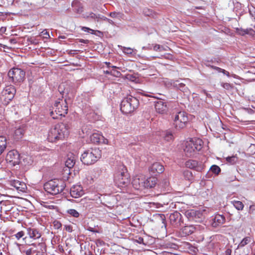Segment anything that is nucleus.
<instances>
[{
  "label": "nucleus",
  "mask_w": 255,
  "mask_h": 255,
  "mask_svg": "<svg viewBox=\"0 0 255 255\" xmlns=\"http://www.w3.org/2000/svg\"><path fill=\"white\" fill-rule=\"evenodd\" d=\"M69 126L60 123L52 127L48 131L47 139L49 142H55L63 140L69 135Z\"/></svg>",
  "instance_id": "nucleus-1"
},
{
  "label": "nucleus",
  "mask_w": 255,
  "mask_h": 255,
  "mask_svg": "<svg viewBox=\"0 0 255 255\" xmlns=\"http://www.w3.org/2000/svg\"><path fill=\"white\" fill-rule=\"evenodd\" d=\"M66 186L65 182L60 179L50 180L44 184V189L46 192L53 195L61 193Z\"/></svg>",
  "instance_id": "nucleus-2"
},
{
  "label": "nucleus",
  "mask_w": 255,
  "mask_h": 255,
  "mask_svg": "<svg viewBox=\"0 0 255 255\" xmlns=\"http://www.w3.org/2000/svg\"><path fill=\"white\" fill-rule=\"evenodd\" d=\"M138 106V100L134 97L128 96L121 102V111L123 114L127 115L133 112Z\"/></svg>",
  "instance_id": "nucleus-3"
},
{
  "label": "nucleus",
  "mask_w": 255,
  "mask_h": 255,
  "mask_svg": "<svg viewBox=\"0 0 255 255\" xmlns=\"http://www.w3.org/2000/svg\"><path fill=\"white\" fill-rule=\"evenodd\" d=\"M101 151L97 148L87 150L81 155V160L85 165L94 164L101 157Z\"/></svg>",
  "instance_id": "nucleus-4"
},
{
  "label": "nucleus",
  "mask_w": 255,
  "mask_h": 255,
  "mask_svg": "<svg viewBox=\"0 0 255 255\" xmlns=\"http://www.w3.org/2000/svg\"><path fill=\"white\" fill-rule=\"evenodd\" d=\"M127 169L124 166L120 167L114 177V181L117 186L120 188H123L127 186L130 183L129 177L126 172Z\"/></svg>",
  "instance_id": "nucleus-5"
},
{
  "label": "nucleus",
  "mask_w": 255,
  "mask_h": 255,
  "mask_svg": "<svg viewBox=\"0 0 255 255\" xmlns=\"http://www.w3.org/2000/svg\"><path fill=\"white\" fill-rule=\"evenodd\" d=\"M54 112H50V115L54 119H58L60 117H64L68 113V106L66 100H59L55 102L54 107Z\"/></svg>",
  "instance_id": "nucleus-6"
},
{
  "label": "nucleus",
  "mask_w": 255,
  "mask_h": 255,
  "mask_svg": "<svg viewBox=\"0 0 255 255\" xmlns=\"http://www.w3.org/2000/svg\"><path fill=\"white\" fill-rule=\"evenodd\" d=\"M9 81L16 85H19L25 79V72L18 68H13L8 72Z\"/></svg>",
  "instance_id": "nucleus-7"
},
{
  "label": "nucleus",
  "mask_w": 255,
  "mask_h": 255,
  "mask_svg": "<svg viewBox=\"0 0 255 255\" xmlns=\"http://www.w3.org/2000/svg\"><path fill=\"white\" fill-rule=\"evenodd\" d=\"M188 121V118L186 113L183 111L177 112L173 119V125L177 130L184 128Z\"/></svg>",
  "instance_id": "nucleus-8"
},
{
  "label": "nucleus",
  "mask_w": 255,
  "mask_h": 255,
  "mask_svg": "<svg viewBox=\"0 0 255 255\" xmlns=\"http://www.w3.org/2000/svg\"><path fill=\"white\" fill-rule=\"evenodd\" d=\"M202 140L200 139H196L194 141L193 139L189 142H186L185 147L184 149V153L186 156L190 157L194 155L196 150L199 151L201 148Z\"/></svg>",
  "instance_id": "nucleus-9"
},
{
  "label": "nucleus",
  "mask_w": 255,
  "mask_h": 255,
  "mask_svg": "<svg viewBox=\"0 0 255 255\" xmlns=\"http://www.w3.org/2000/svg\"><path fill=\"white\" fill-rule=\"evenodd\" d=\"M16 89L12 85L6 86L2 92L3 104L7 105L14 98Z\"/></svg>",
  "instance_id": "nucleus-10"
},
{
  "label": "nucleus",
  "mask_w": 255,
  "mask_h": 255,
  "mask_svg": "<svg viewBox=\"0 0 255 255\" xmlns=\"http://www.w3.org/2000/svg\"><path fill=\"white\" fill-rule=\"evenodd\" d=\"M169 220L170 225L175 228H178L183 224V217L181 214L175 211L169 215Z\"/></svg>",
  "instance_id": "nucleus-11"
},
{
  "label": "nucleus",
  "mask_w": 255,
  "mask_h": 255,
  "mask_svg": "<svg viewBox=\"0 0 255 255\" xmlns=\"http://www.w3.org/2000/svg\"><path fill=\"white\" fill-rule=\"evenodd\" d=\"M5 160L7 162L14 166L20 163V154L15 150H10L6 154Z\"/></svg>",
  "instance_id": "nucleus-12"
},
{
  "label": "nucleus",
  "mask_w": 255,
  "mask_h": 255,
  "mask_svg": "<svg viewBox=\"0 0 255 255\" xmlns=\"http://www.w3.org/2000/svg\"><path fill=\"white\" fill-rule=\"evenodd\" d=\"M144 176L143 175H137L133 178L132 184L134 188L136 190L144 189Z\"/></svg>",
  "instance_id": "nucleus-13"
},
{
  "label": "nucleus",
  "mask_w": 255,
  "mask_h": 255,
  "mask_svg": "<svg viewBox=\"0 0 255 255\" xmlns=\"http://www.w3.org/2000/svg\"><path fill=\"white\" fill-rule=\"evenodd\" d=\"M186 166L190 169H194L197 171L201 172L204 169V166L201 162L199 163L194 160H189L185 163Z\"/></svg>",
  "instance_id": "nucleus-14"
},
{
  "label": "nucleus",
  "mask_w": 255,
  "mask_h": 255,
  "mask_svg": "<svg viewBox=\"0 0 255 255\" xmlns=\"http://www.w3.org/2000/svg\"><path fill=\"white\" fill-rule=\"evenodd\" d=\"M252 241V239L250 237H246L244 238L240 243L239 244L238 248L236 249L237 251H239L241 252V250H243L244 253L240 254L239 255H247L249 253V250L248 248L246 249V252L245 251L246 249H243V248Z\"/></svg>",
  "instance_id": "nucleus-15"
},
{
  "label": "nucleus",
  "mask_w": 255,
  "mask_h": 255,
  "mask_svg": "<svg viewBox=\"0 0 255 255\" xmlns=\"http://www.w3.org/2000/svg\"><path fill=\"white\" fill-rule=\"evenodd\" d=\"M196 228L193 225L185 226L181 228L178 232V237H186L193 234Z\"/></svg>",
  "instance_id": "nucleus-16"
},
{
  "label": "nucleus",
  "mask_w": 255,
  "mask_h": 255,
  "mask_svg": "<svg viewBox=\"0 0 255 255\" xmlns=\"http://www.w3.org/2000/svg\"><path fill=\"white\" fill-rule=\"evenodd\" d=\"M164 170L163 166L159 162L153 163L149 168V172L153 175L162 173Z\"/></svg>",
  "instance_id": "nucleus-17"
},
{
  "label": "nucleus",
  "mask_w": 255,
  "mask_h": 255,
  "mask_svg": "<svg viewBox=\"0 0 255 255\" xmlns=\"http://www.w3.org/2000/svg\"><path fill=\"white\" fill-rule=\"evenodd\" d=\"M211 225L212 227L217 228L225 223L226 218L224 216L220 214L215 215L212 219Z\"/></svg>",
  "instance_id": "nucleus-18"
},
{
  "label": "nucleus",
  "mask_w": 255,
  "mask_h": 255,
  "mask_svg": "<svg viewBox=\"0 0 255 255\" xmlns=\"http://www.w3.org/2000/svg\"><path fill=\"white\" fill-rule=\"evenodd\" d=\"M83 194L84 191L80 185H74L70 189V195L73 198H78Z\"/></svg>",
  "instance_id": "nucleus-19"
},
{
  "label": "nucleus",
  "mask_w": 255,
  "mask_h": 255,
  "mask_svg": "<svg viewBox=\"0 0 255 255\" xmlns=\"http://www.w3.org/2000/svg\"><path fill=\"white\" fill-rule=\"evenodd\" d=\"M157 179L154 176L150 177L147 178L144 177V189L152 188L157 184Z\"/></svg>",
  "instance_id": "nucleus-20"
},
{
  "label": "nucleus",
  "mask_w": 255,
  "mask_h": 255,
  "mask_svg": "<svg viewBox=\"0 0 255 255\" xmlns=\"http://www.w3.org/2000/svg\"><path fill=\"white\" fill-rule=\"evenodd\" d=\"M155 109L157 113L164 114L167 110L166 104L163 101H158L155 103Z\"/></svg>",
  "instance_id": "nucleus-21"
},
{
  "label": "nucleus",
  "mask_w": 255,
  "mask_h": 255,
  "mask_svg": "<svg viewBox=\"0 0 255 255\" xmlns=\"http://www.w3.org/2000/svg\"><path fill=\"white\" fill-rule=\"evenodd\" d=\"M91 140L94 143H104L108 141L104 137L99 133H94L90 137Z\"/></svg>",
  "instance_id": "nucleus-22"
},
{
  "label": "nucleus",
  "mask_w": 255,
  "mask_h": 255,
  "mask_svg": "<svg viewBox=\"0 0 255 255\" xmlns=\"http://www.w3.org/2000/svg\"><path fill=\"white\" fill-rule=\"evenodd\" d=\"M11 185L17 190L23 192H25V190L27 188L26 185L25 183L19 181L18 180H14L12 182Z\"/></svg>",
  "instance_id": "nucleus-23"
},
{
  "label": "nucleus",
  "mask_w": 255,
  "mask_h": 255,
  "mask_svg": "<svg viewBox=\"0 0 255 255\" xmlns=\"http://www.w3.org/2000/svg\"><path fill=\"white\" fill-rule=\"evenodd\" d=\"M76 157L73 153H69L67 155V158L65 161V165L69 168L74 166L75 164Z\"/></svg>",
  "instance_id": "nucleus-24"
},
{
  "label": "nucleus",
  "mask_w": 255,
  "mask_h": 255,
  "mask_svg": "<svg viewBox=\"0 0 255 255\" xmlns=\"http://www.w3.org/2000/svg\"><path fill=\"white\" fill-rule=\"evenodd\" d=\"M27 234L30 238L34 240L39 239L41 237V234L37 229L35 228H28L27 229Z\"/></svg>",
  "instance_id": "nucleus-25"
},
{
  "label": "nucleus",
  "mask_w": 255,
  "mask_h": 255,
  "mask_svg": "<svg viewBox=\"0 0 255 255\" xmlns=\"http://www.w3.org/2000/svg\"><path fill=\"white\" fill-rule=\"evenodd\" d=\"M185 216L189 221L197 222V212L194 210H188L185 212Z\"/></svg>",
  "instance_id": "nucleus-26"
},
{
  "label": "nucleus",
  "mask_w": 255,
  "mask_h": 255,
  "mask_svg": "<svg viewBox=\"0 0 255 255\" xmlns=\"http://www.w3.org/2000/svg\"><path fill=\"white\" fill-rule=\"evenodd\" d=\"M100 14H96L92 12L90 13H86L83 15V17L87 20H97L99 21L100 18Z\"/></svg>",
  "instance_id": "nucleus-27"
},
{
  "label": "nucleus",
  "mask_w": 255,
  "mask_h": 255,
  "mask_svg": "<svg viewBox=\"0 0 255 255\" xmlns=\"http://www.w3.org/2000/svg\"><path fill=\"white\" fill-rule=\"evenodd\" d=\"M25 130V129L24 127H21L16 129L14 134V138L17 140L21 138L24 135Z\"/></svg>",
  "instance_id": "nucleus-28"
},
{
  "label": "nucleus",
  "mask_w": 255,
  "mask_h": 255,
  "mask_svg": "<svg viewBox=\"0 0 255 255\" xmlns=\"http://www.w3.org/2000/svg\"><path fill=\"white\" fill-rule=\"evenodd\" d=\"M171 85L174 87L179 89L180 90L185 92L186 91L187 88L185 86V85L182 83H179L178 80L171 81Z\"/></svg>",
  "instance_id": "nucleus-29"
},
{
  "label": "nucleus",
  "mask_w": 255,
  "mask_h": 255,
  "mask_svg": "<svg viewBox=\"0 0 255 255\" xmlns=\"http://www.w3.org/2000/svg\"><path fill=\"white\" fill-rule=\"evenodd\" d=\"M6 147L7 143L5 137L0 136V156L6 149Z\"/></svg>",
  "instance_id": "nucleus-30"
},
{
  "label": "nucleus",
  "mask_w": 255,
  "mask_h": 255,
  "mask_svg": "<svg viewBox=\"0 0 255 255\" xmlns=\"http://www.w3.org/2000/svg\"><path fill=\"white\" fill-rule=\"evenodd\" d=\"M110 64V63H107V65L108 67H111ZM111 67L113 69L110 72L111 75L117 77H119L121 75V72L116 70V68H117L116 66H111Z\"/></svg>",
  "instance_id": "nucleus-31"
},
{
  "label": "nucleus",
  "mask_w": 255,
  "mask_h": 255,
  "mask_svg": "<svg viewBox=\"0 0 255 255\" xmlns=\"http://www.w3.org/2000/svg\"><path fill=\"white\" fill-rule=\"evenodd\" d=\"M45 250V248H42L41 247H33V253L32 255H44V251Z\"/></svg>",
  "instance_id": "nucleus-32"
},
{
  "label": "nucleus",
  "mask_w": 255,
  "mask_h": 255,
  "mask_svg": "<svg viewBox=\"0 0 255 255\" xmlns=\"http://www.w3.org/2000/svg\"><path fill=\"white\" fill-rule=\"evenodd\" d=\"M233 205L238 210H242L244 208V205L243 203L239 201H232Z\"/></svg>",
  "instance_id": "nucleus-33"
},
{
  "label": "nucleus",
  "mask_w": 255,
  "mask_h": 255,
  "mask_svg": "<svg viewBox=\"0 0 255 255\" xmlns=\"http://www.w3.org/2000/svg\"><path fill=\"white\" fill-rule=\"evenodd\" d=\"M21 253L25 254V255H32L33 253V247L25 248L20 250Z\"/></svg>",
  "instance_id": "nucleus-34"
},
{
  "label": "nucleus",
  "mask_w": 255,
  "mask_h": 255,
  "mask_svg": "<svg viewBox=\"0 0 255 255\" xmlns=\"http://www.w3.org/2000/svg\"><path fill=\"white\" fill-rule=\"evenodd\" d=\"M184 178L189 181H192L193 180V176L192 173L190 170L185 171L183 173Z\"/></svg>",
  "instance_id": "nucleus-35"
},
{
  "label": "nucleus",
  "mask_w": 255,
  "mask_h": 255,
  "mask_svg": "<svg viewBox=\"0 0 255 255\" xmlns=\"http://www.w3.org/2000/svg\"><path fill=\"white\" fill-rule=\"evenodd\" d=\"M164 137L165 140L169 141L173 139V135L171 132L167 131L164 134Z\"/></svg>",
  "instance_id": "nucleus-36"
},
{
  "label": "nucleus",
  "mask_w": 255,
  "mask_h": 255,
  "mask_svg": "<svg viewBox=\"0 0 255 255\" xmlns=\"http://www.w3.org/2000/svg\"><path fill=\"white\" fill-rule=\"evenodd\" d=\"M226 161L231 164H234L237 161V157L235 156H228L226 158Z\"/></svg>",
  "instance_id": "nucleus-37"
},
{
  "label": "nucleus",
  "mask_w": 255,
  "mask_h": 255,
  "mask_svg": "<svg viewBox=\"0 0 255 255\" xmlns=\"http://www.w3.org/2000/svg\"><path fill=\"white\" fill-rule=\"evenodd\" d=\"M67 213L70 214L71 216L77 218L79 216V213L75 209H69L67 210Z\"/></svg>",
  "instance_id": "nucleus-38"
},
{
  "label": "nucleus",
  "mask_w": 255,
  "mask_h": 255,
  "mask_svg": "<svg viewBox=\"0 0 255 255\" xmlns=\"http://www.w3.org/2000/svg\"><path fill=\"white\" fill-rule=\"evenodd\" d=\"M123 52L128 55H131L133 52V49L129 47H122Z\"/></svg>",
  "instance_id": "nucleus-39"
},
{
  "label": "nucleus",
  "mask_w": 255,
  "mask_h": 255,
  "mask_svg": "<svg viewBox=\"0 0 255 255\" xmlns=\"http://www.w3.org/2000/svg\"><path fill=\"white\" fill-rule=\"evenodd\" d=\"M210 170L212 172L217 174H219L221 171L220 168L216 165H212L210 168Z\"/></svg>",
  "instance_id": "nucleus-40"
},
{
  "label": "nucleus",
  "mask_w": 255,
  "mask_h": 255,
  "mask_svg": "<svg viewBox=\"0 0 255 255\" xmlns=\"http://www.w3.org/2000/svg\"><path fill=\"white\" fill-rule=\"evenodd\" d=\"M53 227L56 229H59L62 227L61 223L58 221H57V220L54 221L53 222Z\"/></svg>",
  "instance_id": "nucleus-41"
},
{
  "label": "nucleus",
  "mask_w": 255,
  "mask_h": 255,
  "mask_svg": "<svg viewBox=\"0 0 255 255\" xmlns=\"http://www.w3.org/2000/svg\"><path fill=\"white\" fill-rule=\"evenodd\" d=\"M24 236V232L23 231H20L13 235L17 240H19L20 238L23 237Z\"/></svg>",
  "instance_id": "nucleus-42"
},
{
  "label": "nucleus",
  "mask_w": 255,
  "mask_h": 255,
  "mask_svg": "<svg viewBox=\"0 0 255 255\" xmlns=\"http://www.w3.org/2000/svg\"><path fill=\"white\" fill-rule=\"evenodd\" d=\"M121 15V13L117 12L116 11L111 12L109 13V16L113 18L117 17Z\"/></svg>",
  "instance_id": "nucleus-43"
},
{
  "label": "nucleus",
  "mask_w": 255,
  "mask_h": 255,
  "mask_svg": "<svg viewBox=\"0 0 255 255\" xmlns=\"http://www.w3.org/2000/svg\"><path fill=\"white\" fill-rule=\"evenodd\" d=\"M88 119H90V120H96V117L97 116V115L96 114H95V113H88Z\"/></svg>",
  "instance_id": "nucleus-44"
},
{
  "label": "nucleus",
  "mask_w": 255,
  "mask_h": 255,
  "mask_svg": "<svg viewBox=\"0 0 255 255\" xmlns=\"http://www.w3.org/2000/svg\"><path fill=\"white\" fill-rule=\"evenodd\" d=\"M222 86L225 89L230 90L232 88V86L229 83H223Z\"/></svg>",
  "instance_id": "nucleus-45"
},
{
  "label": "nucleus",
  "mask_w": 255,
  "mask_h": 255,
  "mask_svg": "<svg viewBox=\"0 0 255 255\" xmlns=\"http://www.w3.org/2000/svg\"><path fill=\"white\" fill-rule=\"evenodd\" d=\"M143 12L144 15H147V16H149V15H151V14H152V11L150 9L146 8L143 9Z\"/></svg>",
  "instance_id": "nucleus-46"
},
{
  "label": "nucleus",
  "mask_w": 255,
  "mask_h": 255,
  "mask_svg": "<svg viewBox=\"0 0 255 255\" xmlns=\"http://www.w3.org/2000/svg\"><path fill=\"white\" fill-rule=\"evenodd\" d=\"M41 35H44V38H50V35H49V33L47 31V30L46 29L44 30L43 31H42L41 33Z\"/></svg>",
  "instance_id": "nucleus-47"
},
{
  "label": "nucleus",
  "mask_w": 255,
  "mask_h": 255,
  "mask_svg": "<svg viewBox=\"0 0 255 255\" xmlns=\"http://www.w3.org/2000/svg\"><path fill=\"white\" fill-rule=\"evenodd\" d=\"M100 19H102V20H105V21H108V22H109L110 23H111V24H113L114 23V22H113V21L112 20H111V19H110L109 18H108L107 17H105L104 16L100 15Z\"/></svg>",
  "instance_id": "nucleus-48"
},
{
  "label": "nucleus",
  "mask_w": 255,
  "mask_h": 255,
  "mask_svg": "<svg viewBox=\"0 0 255 255\" xmlns=\"http://www.w3.org/2000/svg\"><path fill=\"white\" fill-rule=\"evenodd\" d=\"M65 230L71 233L73 231V227L71 225H65L64 226Z\"/></svg>",
  "instance_id": "nucleus-49"
},
{
  "label": "nucleus",
  "mask_w": 255,
  "mask_h": 255,
  "mask_svg": "<svg viewBox=\"0 0 255 255\" xmlns=\"http://www.w3.org/2000/svg\"><path fill=\"white\" fill-rule=\"evenodd\" d=\"M251 30H254L251 28L250 29H246L245 30H241V32H240L241 34L244 35L245 34H249L250 33V31Z\"/></svg>",
  "instance_id": "nucleus-50"
},
{
  "label": "nucleus",
  "mask_w": 255,
  "mask_h": 255,
  "mask_svg": "<svg viewBox=\"0 0 255 255\" xmlns=\"http://www.w3.org/2000/svg\"><path fill=\"white\" fill-rule=\"evenodd\" d=\"M82 29L85 32H90L91 33H93V32L94 31V30L86 27H83Z\"/></svg>",
  "instance_id": "nucleus-51"
},
{
  "label": "nucleus",
  "mask_w": 255,
  "mask_h": 255,
  "mask_svg": "<svg viewBox=\"0 0 255 255\" xmlns=\"http://www.w3.org/2000/svg\"><path fill=\"white\" fill-rule=\"evenodd\" d=\"M162 184V187L165 188L169 185V182L167 179H165L163 181V182L161 183Z\"/></svg>",
  "instance_id": "nucleus-52"
},
{
  "label": "nucleus",
  "mask_w": 255,
  "mask_h": 255,
  "mask_svg": "<svg viewBox=\"0 0 255 255\" xmlns=\"http://www.w3.org/2000/svg\"><path fill=\"white\" fill-rule=\"evenodd\" d=\"M161 219L162 223L165 226V217L163 214H159L158 215Z\"/></svg>",
  "instance_id": "nucleus-53"
},
{
  "label": "nucleus",
  "mask_w": 255,
  "mask_h": 255,
  "mask_svg": "<svg viewBox=\"0 0 255 255\" xmlns=\"http://www.w3.org/2000/svg\"><path fill=\"white\" fill-rule=\"evenodd\" d=\"M47 1V0H43V2L42 3H40L38 5H37V7H44L47 5V3L46 2Z\"/></svg>",
  "instance_id": "nucleus-54"
},
{
  "label": "nucleus",
  "mask_w": 255,
  "mask_h": 255,
  "mask_svg": "<svg viewBox=\"0 0 255 255\" xmlns=\"http://www.w3.org/2000/svg\"><path fill=\"white\" fill-rule=\"evenodd\" d=\"M250 14L253 17V19L255 20V8H253V9H250Z\"/></svg>",
  "instance_id": "nucleus-55"
},
{
  "label": "nucleus",
  "mask_w": 255,
  "mask_h": 255,
  "mask_svg": "<svg viewBox=\"0 0 255 255\" xmlns=\"http://www.w3.org/2000/svg\"><path fill=\"white\" fill-rule=\"evenodd\" d=\"M29 41L31 43V44H35V45H36L38 43V41L37 40H36V39H32V38H30L29 39Z\"/></svg>",
  "instance_id": "nucleus-56"
},
{
  "label": "nucleus",
  "mask_w": 255,
  "mask_h": 255,
  "mask_svg": "<svg viewBox=\"0 0 255 255\" xmlns=\"http://www.w3.org/2000/svg\"><path fill=\"white\" fill-rule=\"evenodd\" d=\"M136 241L138 243L140 244L145 245V244L144 242L143 239L141 237H139Z\"/></svg>",
  "instance_id": "nucleus-57"
},
{
  "label": "nucleus",
  "mask_w": 255,
  "mask_h": 255,
  "mask_svg": "<svg viewBox=\"0 0 255 255\" xmlns=\"http://www.w3.org/2000/svg\"><path fill=\"white\" fill-rule=\"evenodd\" d=\"M160 48H161V47H160V45H158V44H156L153 47V50L156 51H160Z\"/></svg>",
  "instance_id": "nucleus-58"
},
{
  "label": "nucleus",
  "mask_w": 255,
  "mask_h": 255,
  "mask_svg": "<svg viewBox=\"0 0 255 255\" xmlns=\"http://www.w3.org/2000/svg\"><path fill=\"white\" fill-rule=\"evenodd\" d=\"M254 211H255V208L254 206H250L249 210V213L251 214H254Z\"/></svg>",
  "instance_id": "nucleus-59"
},
{
  "label": "nucleus",
  "mask_w": 255,
  "mask_h": 255,
  "mask_svg": "<svg viewBox=\"0 0 255 255\" xmlns=\"http://www.w3.org/2000/svg\"><path fill=\"white\" fill-rule=\"evenodd\" d=\"M77 40L80 42H81V43H85V44H87L89 42V40H85V39H78Z\"/></svg>",
  "instance_id": "nucleus-60"
},
{
  "label": "nucleus",
  "mask_w": 255,
  "mask_h": 255,
  "mask_svg": "<svg viewBox=\"0 0 255 255\" xmlns=\"http://www.w3.org/2000/svg\"><path fill=\"white\" fill-rule=\"evenodd\" d=\"M232 253V250L230 249H228L225 251V255H231Z\"/></svg>",
  "instance_id": "nucleus-61"
},
{
  "label": "nucleus",
  "mask_w": 255,
  "mask_h": 255,
  "mask_svg": "<svg viewBox=\"0 0 255 255\" xmlns=\"http://www.w3.org/2000/svg\"><path fill=\"white\" fill-rule=\"evenodd\" d=\"M114 206H115V205H112V204H110V205H108V207L111 208H114Z\"/></svg>",
  "instance_id": "nucleus-62"
},
{
  "label": "nucleus",
  "mask_w": 255,
  "mask_h": 255,
  "mask_svg": "<svg viewBox=\"0 0 255 255\" xmlns=\"http://www.w3.org/2000/svg\"><path fill=\"white\" fill-rule=\"evenodd\" d=\"M88 230L90 231L93 232H95V231L93 230V229L92 228H90V227L89 228V229H88Z\"/></svg>",
  "instance_id": "nucleus-63"
},
{
  "label": "nucleus",
  "mask_w": 255,
  "mask_h": 255,
  "mask_svg": "<svg viewBox=\"0 0 255 255\" xmlns=\"http://www.w3.org/2000/svg\"><path fill=\"white\" fill-rule=\"evenodd\" d=\"M73 51H74V50H70L69 52V54H74V53L73 52Z\"/></svg>",
  "instance_id": "nucleus-64"
}]
</instances>
